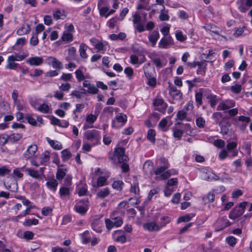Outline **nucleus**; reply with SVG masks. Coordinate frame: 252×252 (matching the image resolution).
Returning <instances> with one entry per match:
<instances>
[{
	"instance_id": "f257e3e1",
	"label": "nucleus",
	"mask_w": 252,
	"mask_h": 252,
	"mask_svg": "<svg viewBox=\"0 0 252 252\" xmlns=\"http://www.w3.org/2000/svg\"><path fill=\"white\" fill-rule=\"evenodd\" d=\"M170 167L169 163L161 166L156 169L154 173L156 175L155 179L158 180H163L168 178L171 175L170 170L165 171V170Z\"/></svg>"
},
{
	"instance_id": "f03ea898",
	"label": "nucleus",
	"mask_w": 252,
	"mask_h": 252,
	"mask_svg": "<svg viewBox=\"0 0 252 252\" xmlns=\"http://www.w3.org/2000/svg\"><path fill=\"white\" fill-rule=\"evenodd\" d=\"M84 135L87 140L93 143V146L98 144L101 139L100 132L95 129L87 131Z\"/></svg>"
},
{
	"instance_id": "7ed1b4c3",
	"label": "nucleus",
	"mask_w": 252,
	"mask_h": 252,
	"mask_svg": "<svg viewBox=\"0 0 252 252\" xmlns=\"http://www.w3.org/2000/svg\"><path fill=\"white\" fill-rule=\"evenodd\" d=\"M127 121V116L122 113L118 114L112 121V126L118 128L123 126Z\"/></svg>"
},
{
	"instance_id": "20e7f679",
	"label": "nucleus",
	"mask_w": 252,
	"mask_h": 252,
	"mask_svg": "<svg viewBox=\"0 0 252 252\" xmlns=\"http://www.w3.org/2000/svg\"><path fill=\"white\" fill-rule=\"evenodd\" d=\"M153 105L155 107V109L158 111L165 113L167 107V104L164 102L162 98H157L153 100Z\"/></svg>"
},
{
	"instance_id": "39448f33",
	"label": "nucleus",
	"mask_w": 252,
	"mask_h": 252,
	"mask_svg": "<svg viewBox=\"0 0 252 252\" xmlns=\"http://www.w3.org/2000/svg\"><path fill=\"white\" fill-rule=\"evenodd\" d=\"M115 156L117 158L120 163L127 161L128 157L125 155V149L122 147H118L115 150Z\"/></svg>"
},
{
	"instance_id": "423d86ee",
	"label": "nucleus",
	"mask_w": 252,
	"mask_h": 252,
	"mask_svg": "<svg viewBox=\"0 0 252 252\" xmlns=\"http://www.w3.org/2000/svg\"><path fill=\"white\" fill-rule=\"evenodd\" d=\"M83 86L84 88H87L88 89L87 90H86L84 89H81V90L89 94H96L99 91L98 89L94 86V85L91 84L88 80H85L84 81Z\"/></svg>"
},
{
	"instance_id": "0eeeda50",
	"label": "nucleus",
	"mask_w": 252,
	"mask_h": 252,
	"mask_svg": "<svg viewBox=\"0 0 252 252\" xmlns=\"http://www.w3.org/2000/svg\"><path fill=\"white\" fill-rule=\"evenodd\" d=\"M37 150V146L35 144H32L28 146L27 150L24 154V157L26 159H29L32 157Z\"/></svg>"
},
{
	"instance_id": "6e6552de",
	"label": "nucleus",
	"mask_w": 252,
	"mask_h": 252,
	"mask_svg": "<svg viewBox=\"0 0 252 252\" xmlns=\"http://www.w3.org/2000/svg\"><path fill=\"white\" fill-rule=\"evenodd\" d=\"M143 169L147 175H152L154 173V163L149 160H147L143 165Z\"/></svg>"
},
{
	"instance_id": "1a4fd4ad",
	"label": "nucleus",
	"mask_w": 252,
	"mask_h": 252,
	"mask_svg": "<svg viewBox=\"0 0 252 252\" xmlns=\"http://www.w3.org/2000/svg\"><path fill=\"white\" fill-rule=\"evenodd\" d=\"M103 222L100 220V217L94 218L92 222L93 229L96 232L99 233L101 231Z\"/></svg>"
},
{
	"instance_id": "9d476101",
	"label": "nucleus",
	"mask_w": 252,
	"mask_h": 252,
	"mask_svg": "<svg viewBox=\"0 0 252 252\" xmlns=\"http://www.w3.org/2000/svg\"><path fill=\"white\" fill-rule=\"evenodd\" d=\"M173 44V39L171 36L162 38L158 43V47L161 48H167L168 46Z\"/></svg>"
},
{
	"instance_id": "9b49d317",
	"label": "nucleus",
	"mask_w": 252,
	"mask_h": 252,
	"mask_svg": "<svg viewBox=\"0 0 252 252\" xmlns=\"http://www.w3.org/2000/svg\"><path fill=\"white\" fill-rule=\"evenodd\" d=\"M42 58L39 57H33L29 58L26 63L32 66H39L43 63Z\"/></svg>"
},
{
	"instance_id": "f8f14e48",
	"label": "nucleus",
	"mask_w": 252,
	"mask_h": 252,
	"mask_svg": "<svg viewBox=\"0 0 252 252\" xmlns=\"http://www.w3.org/2000/svg\"><path fill=\"white\" fill-rule=\"evenodd\" d=\"M235 102L233 100H227L225 102L220 103L217 107L218 110H226L235 106Z\"/></svg>"
},
{
	"instance_id": "ddd939ff",
	"label": "nucleus",
	"mask_w": 252,
	"mask_h": 252,
	"mask_svg": "<svg viewBox=\"0 0 252 252\" xmlns=\"http://www.w3.org/2000/svg\"><path fill=\"white\" fill-rule=\"evenodd\" d=\"M169 91L170 95L173 97L181 98L182 94L180 91L178 90L176 87L169 83Z\"/></svg>"
},
{
	"instance_id": "4468645a",
	"label": "nucleus",
	"mask_w": 252,
	"mask_h": 252,
	"mask_svg": "<svg viewBox=\"0 0 252 252\" xmlns=\"http://www.w3.org/2000/svg\"><path fill=\"white\" fill-rule=\"evenodd\" d=\"M143 227L149 231H158L160 229L159 225L154 222L144 223Z\"/></svg>"
},
{
	"instance_id": "2eb2a0df",
	"label": "nucleus",
	"mask_w": 252,
	"mask_h": 252,
	"mask_svg": "<svg viewBox=\"0 0 252 252\" xmlns=\"http://www.w3.org/2000/svg\"><path fill=\"white\" fill-rule=\"evenodd\" d=\"M159 33L158 31H154L148 36L149 41L152 43L153 47H154L159 38Z\"/></svg>"
},
{
	"instance_id": "dca6fc26",
	"label": "nucleus",
	"mask_w": 252,
	"mask_h": 252,
	"mask_svg": "<svg viewBox=\"0 0 252 252\" xmlns=\"http://www.w3.org/2000/svg\"><path fill=\"white\" fill-rule=\"evenodd\" d=\"M143 70L146 78L154 76V69L151 66L150 63L145 64Z\"/></svg>"
},
{
	"instance_id": "f3484780",
	"label": "nucleus",
	"mask_w": 252,
	"mask_h": 252,
	"mask_svg": "<svg viewBox=\"0 0 252 252\" xmlns=\"http://www.w3.org/2000/svg\"><path fill=\"white\" fill-rule=\"evenodd\" d=\"M244 212H243V209L241 210L240 209V208H238L237 207H235L233 210H232L229 214V218L231 219L234 220L238 217L241 216L243 215Z\"/></svg>"
},
{
	"instance_id": "a211bd4d",
	"label": "nucleus",
	"mask_w": 252,
	"mask_h": 252,
	"mask_svg": "<svg viewBox=\"0 0 252 252\" xmlns=\"http://www.w3.org/2000/svg\"><path fill=\"white\" fill-rule=\"evenodd\" d=\"M137 9L138 10H149L150 9L149 0H139L138 2Z\"/></svg>"
},
{
	"instance_id": "6ab92c4d",
	"label": "nucleus",
	"mask_w": 252,
	"mask_h": 252,
	"mask_svg": "<svg viewBox=\"0 0 252 252\" xmlns=\"http://www.w3.org/2000/svg\"><path fill=\"white\" fill-rule=\"evenodd\" d=\"M15 59L13 56H9L7 59V64L5 66L6 68L15 69L16 68L18 63H15Z\"/></svg>"
},
{
	"instance_id": "aec40b11",
	"label": "nucleus",
	"mask_w": 252,
	"mask_h": 252,
	"mask_svg": "<svg viewBox=\"0 0 252 252\" xmlns=\"http://www.w3.org/2000/svg\"><path fill=\"white\" fill-rule=\"evenodd\" d=\"M130 63L132 64H140L143 63L146 61V58L144 56L142 57V59L139 60L138 56L136 55H132L130 57Z\"/></svg>"
},
{
	"instance_id": "412c9836",
	"label": "nucleus",
	"mask_w": 252,
	"mask_h": 252,
	"mask_svg": "<svg viewBox=\"0 0 252 252\" xmlns=\"http://www.w3.org/2000/svg\"><path fill=\"white\" fill-rule=\"evenodd\" d=\"M30 31L31 28L29 24H23L21 27L17 30V33L19 35H22L28 33Z\"/></svg>"
},
{
	"instance_id": "4be33fe9",
	"label": "nucleus",
	"mask_w": 252,
	"mask_h": 252,
	"mask_svg": "<svg viewBox=\"0 0 252 252\" xmlns=\"http://www.w3.org/2000/svg\"><path fill=\"white\" fill-rule=\"evenodd\" d=\"M58 185V183L55 179H50L46 182L47 188L53 191L56 190Z\"/></svg>"
},
{
	"instance_id": "5701e85b",
	"label": "nucleus",
	"mask_w": 252,
	"mask_h": 252,
	"mask_svg": "<svg viewBox=\"0 0 252 252\" xmlns=\"http://www.w3.org/2000/svg\"><path fill=\"white\" fill-rule=\"evenodd\" d=\"M212 118L215 121L216 123L219 125H221L222 123L223 115L220 112H215L212 115Z\"/></svg>"
},
{
	"instance_id": "b1692460",
	"label": "nucleus",
	"mask_w": 252,
	"mask_h": 252,
	"mask_svg": "<svg viewBox=\"0 0 252 252\" xmlns=\"http://www.w3.org/2000/svg\"><path fill=\"white\" fill-rule=\"evenodd\" d=\"M215 194L213 192H209L206 195L202 198L203 202L205 204L213 202L214 201Z\"/></svg>"
},
{
	"instance_id": "393cba45",
	"label": "nucleus",
	"mask_w": 252,
	"mask_h": 252,
	"mask_svg": "<svg viewBox=\"0 0 252 252\" xmlns=\"http://www.w3.org/2000/svg\"><path fill=\"white\" fill-rule=\"evenodd\" d=\"M37 110L43 113H49L51 112V106L46 103H43L38 107Z\"/></svg>"
},
{
	"instance_id": "a878e982",
	"label": "nucleus",
	"mask_w": 252,
	"mask_h": 252,
	"mask_svg": "<svg viewBox=\"0 0 252 252\" xmlns=\"http://www.w3.org/2000/svg\"><path fill=\"white\" fill-rule=\"evenodd\" d=\"M22 137V134L21 133H12L8 136L9 142L14 143L19 141Z\"/></svg>"
},
{
	"instance_id": "bb28decb",
	"label": "nucleus",
	"mask_w": 252,
	"mask_h": 252,
	"mask_svg": "<svg viewBox=\"0 0 252 252\" xmlns=\"http://www.w3.org/2000/svg\"><path fill=\"white\" fill-rule=\"evenodd\" d=\"M53 14L54 18L56 20L63 19L65 17L64 11L59 9L54 11Z\"/></svg>"
},
{
	"instance_id": "cd10ccee",
	"label": "nucleus",
	"mask_w": 252,
	"mask_h": 252,
	"mask_svg": "<svg viewBox=\"0 0 252 252\" xmlns=\"http://www.w3.org/2000/svg\"><path fill=\"white\" fill-rule=\"evenodd\" d=\"M25 171L29 176L35 179H37L40 176L39 172L37 170H34L31 168H27Z\"/></svg>"
},
{
	"instance_id": "c85d7f7f",
	"label": "nucleus",
	"mask_w": 252,
	"mask_h": 252,
	"mask_svg": "<svg viewBox=\"0 0 252 252\" xmlns=\"http://www.w3.org/2000/svg\"><path fill=\"white\" fill-rule=\"evenodd\" d=\"M98 114H99V110L98 111L97 113H96V111H95L94 115H93V114L88 115L86 118V122L89 123L93 124L96 120Z\"/></svg>"
},
{
	"instance_id": "c756f323",
	"label": "nucleus",
	"mask_w": 252,
	"mask_h": 252,
	"mask_svg": "<svg viewBox=\"0 0 252 252\" xmlns=\"http://www.w3.org/2000/svg\"><path fill=\"white\" fill-rule=\"evenodd\" d=\"M207 98L209 100L211 106L215 107L218 102L217 95L210 94L207 96Z\"/></svg>"
},
{
	"instance_id": "7c9ffc66",
	"label": "nucleus",
	"mask_w": 252,
	"mask_h": 252,
	"mask_svg": "<svg viewBox=\"0 0 252 252\" xmlns=\"http://www.w3.org/2000/svg\"><path fill=\"white\" fill-rule=\"evenodd\" d=\"M110 193L109 189L107 188L101 189L97 193V196L100 198H103L107 196Z\"/></svg>"
},
{
	"instance_id": "2f4dec72",
	"label": "nucleus",
	"mask_w": 252,
	"mask_h": 252,
	"mask_svg": "<svg viewBox=\"0 0 252 252\" xmlns=\"http://www.w3.org/2000/svg\"><path fill=\"white\" fill-rule=\"evenodd\" d=\"M87 46L83 43H82L80 45L79 53H80V56L82 58L86 59L88 57V55L86 52V51L87 50Z\"/></svg>"
},
{
	"instance_id": "473e14b6",
	"label": "nucleus",
	"mask_w": 252,
	"mask_h": 252,
	"mask_svg": "<svg viewBox=\"0 0 252 252\" xmlns=\"http://www.w3.org/2000/svg\"><path fill=\"white\" fill-rule=\"evenodd\" d=\"M74 210L78 213L84 215L88 210V208L86 206L77 205L74 206Z\"/></svg>"
},
{
	"instance_id": "72a5a7b5",
	"label": "nucleus",
	"mask_w": 252,
	"mask_h": 252,
	"mask_svg": "<svg viewBox=\"0 0 252 252\" xmlns=\"http://www.w3.org/2000/svg\"><path fill=\"white\" fill-rule=\"evenodd\" d=\"M4 186L7 189L9 190L10 191L12 192L15 191L18 189L17 183L15 181H13V182L11 183L10 185H6L4 183Z\"/></svg>"
},
{
	"instance_id": "f704fd0d",
	"label": "nucleus",
	"mask_w": 252,
	"mask_h": 252,
	"mask_svg": "<svg viewBox=\"0 0 252 252\" xmlns=\"http://www.w3.org/2000/svg\"><path fill=\"white\" fill-rule=\"evenodd\" d=\"M160 220L158 225L161 229L162 227H164L166 224L170 222V219L168 217L163 216L160 218Z\"/></svg>"
},
{
	"instance_id": "c9c22d12",
	"label": "nucleus",
	"mask_w": 252,
	"mask_h": 252,
	"mask_svg": "<svg viewBox=\"0 0 252 252\" xmlns=\"http://www.w3.org/2000/svg\"><path fill=\"white\" fill-rule=\"evenodd\" d=\"M49 143L50 145L56 150H61L62 149V144L57 141L50 140L49 141Z\"/></svg>"
},
{
	"instance_id": "e433bc0d",
	"label": "nucleus",
	"mask_w": 252,
	"mask_h": 252,
	"mask_svg": "<svg viewBox=\"0 0 252 252\" xmlns=\"http://www.w3.org/2000/svg\"><path fill=\"white\" fill-rule=\"evenodd\" d=\"M126 37V33L124 32H120L118 34H112L110 35V38L112 40H116L118 39L123 40Z\"/></svg>"
},
{
	"instance_id": "4c0bfd02",
	"label": "nucleus",
	"mask_w": 252,
	"mask_h": 252,
	"mask_svg": "<svg viewBox=\"0 0 252 252\" xmlns=\"http://www.w3.org/2000/svg\"><path fill=\"white\" fill-rule=\"evenodd\" d=\"M156 135V131L154 129H150L148 131L147 134V138L149 140H150L152 143H155V136Z\"/></svg>"
},
{
	"instance_id": "58836bf2",
	"label": "nucleus",
	"mask_w": 252,
	"mask_h": 252,
	"mask_svg": "<svg viewBox=\"0 0 252 252\" xmlns=\"http://www.w3.org/2000/svg\"><path fill=\"white\" fill-rule=\"evenodd\" d=\"M193 217V214L186 215L185 216H182L178 219V223H180L181 222L189 221Z\"/></svg>"
},
{
	"instance_id": "ea45409f",
	"label": "nucleus",
	"mask_w": 252,
	"mask_h": 252,
	"mask_svg": "<svg viewBox=\"0 0 252 252\" xmlns=\"http://www.w3.org/2000/svg\"><path fill=\"white\" fill-rule=\"evenodd\" d=\"M61 154L63 160L64 161L68 160L71 157V153L66 149L62 151Z\"/></svg>"
},
{
	"instance_id": "a19ab883",
	"label": "nucleus",
	"mask_w": 252,
	"mask_h": 252,
	"mask_svg": "<svg viewBox=\"0 0 252 252\" xmlns=\"http://www.w3.org/2000/svg\"><path fill=\"white\" fill-rule=\"evenodd\" d=\"M124 183L122 181H116L112 184V187L117 190L121 191L122 189V187Z\"/></svg>"
},
{
	"instance_id": "79ce46f5",
	"label": "nucleus",
	"mask_w": 252,
	"mask_h": 252,
	"mask_svg": "<svg viewBox=\"0 0 252 252\" xmlns=\"http://www.w3.org/2000/svg\"><path fill=\"white\" fill-rule=\"evenodd\" d=\"M75 73L76 77L78 81H81L85 79V75H84L82 70L80 69L76 70Z\"/></svg>"
},
{
	"instance_id": "37998d69",
	"label": "nucleus",
	"mask_w": 252,
	"mask_h": 252,
	"mask_svg": "<svg viewBox=\"0 0 252 252\" xmlns=\"http://www.w3.org/2000/svg\"><path fill=\"white\" fill-rule=\"evenodd\" d=\"M141 21V17L138 12H135L132 16V22L135 25L140 24Z\"/></svg>"
},
{
	"instance_id": "c03bdc74",
	"label": "nucleus",
	"mask_w": 252,
	"mask_h": 252,
	"mask_svg": "<svg viewBox=\"0 0 252 252\" xmlns=\"http://www.w3.org/2000/svg\"><path fill=\"white\" fill-rule=\"evenodd\" d=\"M175 35L177 39L181 42H184L187 39V36L183 35L182 32L179 31H176Z\"/></svg>"
},
{
	"instance_id": "a18cd8bd",
	"label": "nucleus",
	"mask_w": 252,
	"mask_h": 252,
	"mask_svg": "<svg viewBox=\"0 0 252 252\" xmlns=\"http://www.w3.org/2000/svg\"><path fill=\"white\" fill-rule=\"evenodd\" d=\"M205 120L202 117H199L196 119V124L200 128H203L205 125Z\"/></svg>"
},
{
	"instance_id": "49530a36",
	"label": "nucleus",
	"mask_w": 252,
	"mask_h": 252,
	"mask_svg": "<svg viewBox=\"0 0 252 252\" xmlns=\"http://www.w3.org/2000/svg\"><path fill=\"white\" fill-rule=\"evenodd\" d=\"M107 178L104 176L99 177L97 181V187H100L106 185Z\"/></svg>"
},
{
	"instance_id": "de8ad7c7",
	"label": "nucleus",
	"mask_w": 252,
	"mask_h": 252,
	"mask_svg": "<svg viewBox=\"0 0 252 252\" xmlns=\"http://www.w3.org/2000/svg\"><path fill=\"white\" fill-rule=\"evenodd\" d=\"M72 35L70 32H64L62 36L63 41H70L72 40Z\"/></svg>"
},
{
	"instance_id": "09e8293b",
	"label": "nucleus",
	"mask_w": 252,
	"mask_h": 252,
	"mask_svg": "<svg viewBox=\"0 0 252 252\" xmlns=\"http://www.w3.org/2000/svg\"><path fill=\"white\" fill-rule=\"evenodd\" d=\"M71 88V85L68 83L62 84L59 86V89L61 91L67 92Z\"/></svg>"
},
{
	"instance_id": "8fccbe9b",
	"label": "nucleus",
	"mask_w": 252,
	"mask_h": 252,
	"mask_svg": "<svg viewBox=\"0 0 252 252\" xmlns=\"http://www.w3.org/2000/svg\"><path fill=\"white\" fill-rule=\"evenodd\" d=\"M38 220L36 219H28L24 222V225L31 226L32 225H36L38 223Z\"/></svg>"
},
{
	"instance_id": "3c124183",
	"label": "nucleus",
	"mask_w": 252,
	"mask_h": 252,
	"mask_svg": "<svg viewBox=\"0 0 252 252\" xmlns=\"http://www.w3.org/2000/svg\"><path fill=\"white\" fill-rule=\"evenodd\" d=\"M50 153L48 151H45L43 154V157L42 158L41 160V164H44L46 162H48L50 159Z\"/></svg>"
},
{
	"instance_id": "603ef678",
	"label": "nucleus",
	"mask_w": 252,
	"mask_h": 252,
	"mask_svg": "<svg viewBox=\"0 0 252 252\" xmlns=\"http://www.w3.org/2000/svg\"><path fill=\"white\" fill-rule=\"evenodd\" d=\"M195 101L198 106L202 104V94L201 92H197L195 95Z\"/></svg>"
},
{
	"instance_id": "864d4df0",
	"label": "nucleus",
	"mask_w": 252,
	"mask_h": 252,
	"mask_svg": "<svg viewBox=\"0 0 252 252\" xmlns=\"http://www.w3.org/2000/svg\"><path fill=\"white\" fill-rule=\"evenodd\" d=\"M130 191L131 193H133L134 194L138 193L139 191V188L137 183L135 182L131 185Z\"/></svg>"
},
{
	"instance_id": "5fc2aeb1",
	"label": "nucleus",
	"mask_w": 252,
	"mask_h": 252,
	"mask_svg": "<svg viewBox=\"0 0 252 252\" xmlns=\"http://www.w3.org/2000/svg\"><path fill=\"white\" fill-rule=\"evenodd\" d=\"M11 56H13L14 58L15 59V61H21L27 57L28 56V54H25L24 55H19L17 53H15Z\"/></svg>"
},
{
	"instance_id": "6e6d98bb",
	"label": "nucleus",
	"mask_w": 252,
	"mask_h": 252,
	"mask_svg": "<svg viewBox=\"0 0 252 252\" xmlns=\"http://www.w3.org/2000/svg\"><path fill=\"white\" fill-rule=\"evenodd\" d=\"M52 66L54 68L56 69H62L63 68V64L62 63L57 60L56 58L53 61V63L52 64Z\"/></svg>"
},
{
	"instance_id": "4d7b16f0",
	"label": "nucleus",
	"mask_w": 252,
	"mask_h": 252,
	"mask_svg": "<svg viewBox=\"0 0 252 252\" xmlns=\"http://www.w3.org/2000/svg\"><path fill=\"white\" fill-rule=\"evenodd\" d=\"M64 176H66L65 173L63 171V169H59L57 170V172L56 173V178L58 180H60L63 179Z\"/></svg>"
},
{
	"instance_id": "13d9d810",
	"label": "nucleus",
	"mask_w": 252,
	"mask_h": 252,
	"mask_svg": "<svg viewBox=\"0 0 252 252\" xmlns=\"http://www.w3.org/2000/svg\"><path fill=\"white\" fill-rule=\"evenodd\" d=\"M220 127V132L223 134H227L229 131V125H222V123L221 124V125H219Z\"/></svg>"
},
{
	"instance_id": "bf43d9fd",
	"label": "nucleus",
	"mask_w": 252,
	"mask_h": 252,
	"mask_svg": "<svg viewBox=\"0 0 252 252\" xmlns=\"http://www.w3.org/2000/svg\"><path fill=\"white\" fill-rule=\"evenodd\" d=\"M183 133L184 131L182 130L176 129L174 130L173 135L175 138L179 140L182 137Z\"/></svg>"
},
{
	"instance_id": "052dcab7",
	"label": "nucleus",
	"mask_w": 252,
	"mask_h": 252,
	"mask_svg": "<svg viewBox=\"0 0 252 252\" xmlns=\"http://www.w3.org/2000/svg\"><path fill=\"white\" fill-rule=\"evenodd\" d=\"M30 43L32 46H36L38 43V36L36 34H33L30 39Z\"/></svg>"
},
{
	"instance_id": "680f3d73",
	"label": "nucleus",
	"mask_w": 252,
	"mask_h": 252,
	"mask_svg": "<svg viewBox=\"0 0 252 252\" xmlns=\"http://www.w3.org/2000/svg\"><path fill=\"white\" fill-rule=\"evenodd\" d=\"M167 124V120L166 119H163L159 122L158 126L162 130L166 131L167 129V128H166Z\"/></svg>"
},
{
	"instance_id": "e2e57ef3",
	"label": "nucleus",
	"mask_w": 252,
	"mask_h": 252,
	"mask_svg": "<svg viewBox=\"0 0 252 252\" xmlns=\"http://www.w3.org/2000/svg\"><path fill=\"white\" fill-rule=\"evenodd\" d=\"M226 241L229 245L233 247L236 244V239L233 236H229L226 238Z\"/></svg>"
},
{
	"instance_id": "0e129e2a",
	"label": "nucleus",
	"mask_w": 252,
	"mask_h": 252,
	"mask_svg": "<svg viewBox=\"0 0 252 252\" xmlns=\"http://www.w3.org/2000/svg\"><path fill=\"white\" fill-rule=\"evenodd\" d=\"M25 119L28 121V123L34 126H37V123L36 120L30 115L26 116Z\"/></svg>"
},
{
	"instance_id": "69168bd1",
	"label": "nucleus",
	"mask_w": 252,
	"mask_h": 252,
	"mask_svg": "<svg viewBox=\"0 0 252 252\" xmlns=\"http://www.w3.org/2000/svg\"><path fill=\"white\" fill-rule=\"evenodd\" d=\"M60 193L61 197L69 194V189L67 187H62L60 189Z\"/></svg>"
},
{
	"instance_id": "338daca9",
	"label": "nucleus",
	"mask_w": 252,
	"mask_h": 252,
	"mask_svg": "<svg viewBox=\"0 0 252 252\" xmlns=\"http://www.w3.org/2000/svg\"><path fill=\"white\" fill-rule=\"evenodd\" d=\"M10 172V170L7 168L5 166L0 167V176H3L8 174Z\"/></svg>"
},
{
	"instance_id": "774afa93",
	"label": "nucleus",
	"mask_w": 252,
	"mask_h": 252,
	"mask_svg": "<svg viewBox=\"0 0 252 252\" xmlns=\"http://www.w3.org/2000/svg\"><path fill=\"white\" fill-rule=\"evenodd\" d=\"M69 249L55 247L52 248V252H68Z\"/></svg>"
}]
</instances>
